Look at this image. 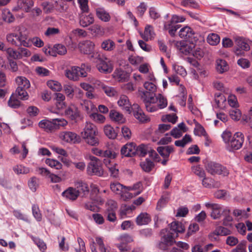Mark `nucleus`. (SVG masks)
Returning a JSON list of instances; mask_svg holds the SVG:
<instances>
[{
  "label": "nucleus",
  "instance_id": "obj_1",
  "mask_svg": "<svg viewBox=\"0 0 252 252\" xmlns=\"http://www.w3.org/2000/svg\"><path fill=\"white\" fill-rule=\"evenodd\" d=\"M145 91L139 90L141 99L145 104L147 110L150 112H155L156 108L151 106V102H154L155 93L157 91V86L154 82L146 81L144 83Z\"/></svg>",
  "mask_w": 252,
  "mask_h": 252
},
{
  "label": "nucleus",
  "instance_id": "obj_2",
  "mask_svg": "<svg viewBox=\"0 0 252 252\" xmlns=\"http://www.w3.org/2000/svg\"><path fill=\"white\" fill-rule=\"evenodd\" d=\"M97 134L96 126L93 124L87 122L81 135L85 143L90 146H97L99 143Z\"/></svg>",
  "mask_w": 252,
  "mask_h": 252
},
{
  "label": "nucleus",
  "instance_id": "obj_3",
  "mask_svg": "<svg viewBox=\"0 0 252 252\" xmlns=\"http://www.w3.org/2000/svg\"><path fill=\"white\" fill-rule=\"evenodd\" d=\"M6 41L17 47L24 46L29 47L31 46V40L28 39L27 34L23 32L19 28L16 33H9L6 35Z\"/></svg>",
  "mask_w": 252,
  "mask_h": 252
},
{
  "label": "nucleus",
  "instance_id": "obj_4",
  "mask_svg": "<svg viewBox=\"0 0 252 252\" xmlns=\"http://www.w3.org/2000/svg\"><path fill=\"white\" fill-rule=\"evenodd\" d=\"M15 81L18 85V87L16 90V94L21 99H28L29 95L26 90L31 86L29 80L25 77L18 76L16 78Z\"/></svg>",
  "mask_w": 252,
  "mask_h": 252
},
{
  "label": "nucleus",
  "instance_id": "obj_5",
  "mask_svg": "<svg viewBox=\"0 0 252 252\" xmlns=\"http://www.w3.org/2000/svg\"><path fill=\"white\" fill-rule=\"evenodd\" d=\"M67 124V122L64 119L55 118L51 120L44 119L39 122V126L47 131H51L59 128L60 126H64Z\"/></svg>",
  "mask_w": 252,
  "mask_h": 252
},
{
  "label": "nucleus",
  "instance_id": "obj_6",
  "mask_svg": "<svg viewBox=\"0 0 252 252\" xmlns=\"http://www.w3.org/2000/svg\"><path fill=\"white\" fill-rule=\"evenodd\" d=\"M207 171L212 175H220L223 176H227L229 171L226 167L221 164L214 161L207 162L205 165Z\"/></svg>",
  "mask_w": 252,
  "mask_h": 252
},
{
  "label": "nucleus",
  "instance_id": "obj_7",
  "mask_svg": "<svg viewBox=\"0 0 252 252\" xmlns=\"http://www.w3.org/2000/svg\"><path fill=\"white\" fill-rule=\"evenodd\" d=\"M94 43L90 40H84L80 41L78 44V48L81 53L91 55V59L94 58L99 53L94 52Z\"/></svg>",
  "mask_w": 252,
  "mask_h": 252
},
{
  "label": "nucleus",
  "instance_id": "obj_8",
  "mask_svg": "<svg viewBox=\"0 0 252 252\" xmlns=\"http://www.w3.org/2000/svg\"><path fill=\"white\" fill-rule=\"evenodd\" d=\"M94 59L97 60L98 63L97 68L99 72L104 73H110L113 69L111 62L106 57L99 54Z\"/></svg>",
  "mask_w": 252,
  "mask_h": 252
},
{
  "label": "nucleus",
  "instance_id": "obj_9",
  "mask_svg": "<svg viewBox=\"0 0 252 252\" xmlns=\"http://www.w3.org/2000/svg\"><path fill=\"white\" fill-rule=\"evenodd\" d=\"M244 141V136L243 134L240 132H236L231 139L228 145H227L228 150L231 151L240 149L243 145Z\"/></svg>",
  "mask_w": 252,
  "mask_h": 252
},
{
  "label": "nucleus",
  "instance_id": "obj_10",
  "mask_svg": "<svg viewBox=\"0 0 252 252\" xmlns=\"http://www.w3.org/2000/svg\"><path fill=\"white\" fill-rule=\"evenodd\" d=\"M235 47L234 52L236 55L243 56L246 51H249L250 47L245 39L242 37H236L235 40Z\"/></svg>",
  "mask_w": 252,
  "mask_h": 252
},
{
  "label": "nucleus",
  "instance_id": "obj_11",
  "mask_svg": "<svg viewBox=\"0 0 252 252\" xmlns=\"http://www.w3.org/2000/svg\"><path fill=\"white\" fill-rule=\"evenodd\" d=\"M87 73L84 69L78 66H73L65 71V76L69 80L76 81L79 77H85Z\"/></svg>",
  "mask_w": 252,
  "mask_h": 252
},
{
  "label": "nucleus",
  "instance_id": "obj_12",
  "mask_svg": "<svg viewBox=\"0 0 252 252\" xmlns=\"http://www.w3.org/2000/svg\"><path fill=\"white\" fill-rule=\"evenodd\" d=\"M127 112L129 114L132 112L135 118L141 122H146L149 120V118L140 109L139 106L137 104H133L130 107L127 106Z\"/></svg>",
  "mask_w": 252,
  "mask_h": 252
},
{
  "label": "nucleus",
  "instance_id": "obj_13",
  "mask_svg": "<svg viewBox=\"0 0 252 252\" xmlns=\"http://www.w3.org/2000/svg\"><path fill=\"white\" fill-rule=\"evenodd\" d=\"M174 44L177 49L185 55L191 53L193 49L195 47L193 43L185 41H174Z\"/></svg>",
  "mask_w": 252,
  "mask_h": 252
},
{
  "label": "nucleus",
  "instance_id": "obj_14",
  "mask_svg": "<svg viewBox=\"0 0 252 252\" xmlns=\"http://www.w3.org/2000/svg\"><path fill=\"white\" fill-rule=\"evenodd\" d=\"M175 242L172 234L168 233L161 237L160 241L158 244V247L161 250L166 251L168 250L169 247L172 246Z\"/></svg>",
  "mask_w": 252,
  "mask_h": 252
},
{
  "label": "nucleus",
  "instance_id": "obj_15",
  "mask_svg": "<svg viewBox=\"0 0 252 252\" xmlns=\"http://www.w3.org/2000/svg\"><path fill=\"white\" fill-rule=\"evenodd\" d=\"M111 190L119 195L122 200H126V187L118 182L111 183L110 185Z\"/></svg>",
  "mask_w": 252,
  "mask_h": 252
},
{
  "label": "nucleus",
  "instance_id": "obj_16",
  "mask_svg": "<svg viewBox=\"0 0 252 252\" xmlns=\"http://www.w3.org/2000/svg\"><path fill=\"white\" fill-rule=\"evenodd\" d=\"M32 0H18L17 5L13 8V11H17L21 9L26 12H29L33 6Z\"/></svg>",
  "mask_w": 252,
  "mask_h": 252
},
{
  "label": "nucleus",
  "instance_id": "obj_17",
  "mask_svg": "<svg viewBox=\"0 0 252 252\" xmlns=\"http://www.w3.org/2000/svg\"><path fill=\"white\" fill-rule=\"evenodd\" d=\"M142 191V184L138 182L131 186L127 187V198H131L141 193Z\"/></svg>",
  "mask_w": 252,
  "mask_h": 252
},
{
  "label": "nucleus",
  "instance_id": "obj_18",
  "mask_svg": "<svg viewBox=\"0 0 252 252\" xmlns=\"http://www.w3.org/2000/svg\"><path fill=\"white\" fill-rule=\"evenodd\" d=\"M87 172L90 175L101 176L103 174V170L100 161H99L94 163H89L87 167Z\"/></svg>",
  "mask_w": 252,
  "mask_h": 252
},
{
  "label": "nucleus",
  "instance_id": "obj_19",
  "mask_svg": "<svg viewBox=\"0 0 252 252\" xmlns=\"http://www.w3.org/2000/svg\"><path fill=\"white\" fill-rule=\"evenodd\" d=\"M229 212L230 210L228 208H223L221 205L217 204L212 210L211 217L214 220L219 219L220 218L222 213L226 215Z\"/></svg>",
  "mask_w": 252,
  "mask_h": 252
},
{
  "label": "nucleus",
  "instance_id": "obj_20",
  "mask_svg": "<svg viewBox=\"0 0 252 252\" xmlns=\"http://www.w3.org/2000/svg\"><path fill=\"white\" fill-rule=\"evenodd\" d=\"M60 138L64 142L67 143H75L78 141V136L73 132L63 131L60 134Z\"/></svg>",
  "mask_w": 252,
  "mask_h": 252
},
{
  "label": "nucleus",
  "instance_id": "obj_21",
  "mask_svg": "<svg viewBox=\"0 0 252 252\" xmlns=\"http://www.w3.org/2000/svg\"><path fill=\"white\" fill-rule=\"evenodd\" d=\"M156 100L154 102H151V106L155 107L156 109L155 111L159 109H162L166 107L167 101L166 98L164 97L161 94H158L157 96H155Z\"/></svg>",
  "mask_w": 252,
  "mask_h": 252
},
{
  "label": "nucleus",
  "instance_id": "obj_22",
  "mask_svg": "<svg viewBox=\"0 0 252 252\" xmlns=\"http://www.w3.org/2000/svg\"><path fill=\"white\" fill-rule=\"evenodd\" d=\"M111 158H107L104 159V163L105 166L108 168L111 175L113 177H116L119 173V169L117 165L113 161H112Z\"/></svg>",
  "mask_w": 252,
  "mask_h": 252
},
{
  "label": "nucleus",
  "instance_id": "obj_23",
  "mask_svg": "<svg viewBox=\"0 0 252 252\" xmlns=\"http://www.w3.org/2000/svg\"><path fill=\"white\" fill-rule=\"evenodd\" d=\"M120 68H117L115 72V76L116 79L119 82H124L126 79V71L125 67V63H119Z\"/></svg>",
  "mask_w": 252,
  "mask_h": 252
},
{
  "label": "nucleus",
  "instance_id": "obj_24",
  "mask_svg": "<svg viewBox=\"0 0 252 252\" xmlns=\"http://www.w3.org/2000/svg\"><path fill=\"white\" fill-rule=\"evenodd\" d=\"M65 115L71 120H76L80 117V112L74 105H71L65 111Z\"/></svg>",
  "mask_w": 252,
  "mask_h": 252
},
{
  "label": "nucleus",
  "instance_id": "obj_25",
  "mask_svg": "<svg viewBox=\"0 0 252 252\" xmlns=\"http://www.w3.org/2000/svg\"><path fill=\"white\" fill-rule=\"evenodd\" d=\"M140 35L145 41L153 39L155 35L153 27L151 25H146L144 32L141 33Z\"/></svg>",
  "mask_w": 252,
  "mask_h": 252
},
{
  "label": "nucleus",
  "instance_id": "obj_26",
  "mask_svg": "<svg viewBox=\"0 0 252 252\" xmlns=\"http://www.w3.org/2000/svg\"><path fill=\"white\" fill-rule=\"evenodd\" d=\"M157 151L164 158H168L170 154L174 153L175 150L173 146H166L158 147Z\"/></svg>",
  "mask_w": 252,
  "mask_h": 252
},
{
  "label": "nucleus",
  "instance_id": "obj_27",
  "mask_svg": "<svg viewBox=\"0 0 252 252\" xmlns=\"http://www.w3.org/2000/svg\"><path fill=\"white\" fill-rule=\"evenodd\" d=\"M62 195L69 200H75L79 196V192L75 189L70 187L63 192Z\"/></svg>",
  "mask_w": 252,
  "mask_h": 252
},
{
  "label": "nucleus",
  "instance_id": "obj_28",
  "mask_svg": "<svg viewBox=\"0 0 252 252\" xmlns=\"http://www.w3.org/2000/svg\"><path fill=\"white\" fill-rule=\"evenodd\" d=\"M75 186L77 189L76 191L79 192V195L82 193L83 196H85L89 193V189L86 183L81 181H77L75 182Z\"/></svg>",
  "mask_w": 252,
  "mask_h": 252
},
{
  "label": "nucleus",
  "instance_id": "obj_29",
  "mask_svg": "<svg viewBox=\"0 0 252 252\" xmlns=\"http://www.w3.org/2000/svg\"><path fill=\"white\" fill-rule=\"evenodd\" d=\"M109 116L112 121L118 124L124 123L126 121L123 115L114 110L110 112Z\"/></svg>",
  "mask_w": 252,
  "mask_h": 252
},
{
  "label": "nucleus",
  "instance_id": "obj_30",
  "mask_svg": "<svg viewBox=\"0 0 252 252\" xmlns=\"http://www.w3.org/2000/svg\"><path fill=\"white\" fill-rule=\"evenodd\" d=\"M94 21V17L92 14H89L87 16L82 14L80 15L79 23L80 26L83 27H88L93 24Z\"/></svg>",
  "mask_w": 252,
  "mask_h": 252
},
{
  "label": "nucleus",
  "instance_id": "obj_31",
  "mask_svg": "<svg viewBox=\"0 0 252 252\" xmlns=\"http://www.w3.org/2000/svg\"><path fill=\"white\" fill-rule=\"evenodd\" d=\"M216 69L220 73H223L229 69V66L226 62L222 59L216 61Z\"/></svg>",
  "mask_w": 252,
  "mask_h": 252
},
{
  "label": "nucleus",
  "instance_id": "obj_32",
  "mask_svg": "<svg viewBox=\"0 0 252 252\" xmlns=\"http://www.w3.org/2000/svg\"><path fill=\"white\" fill-rule=\"evenodd\" d=\"M151 220L150 216L147 213H141L136 218V223L139 225L147 224Z\"/></svg>",
  "mask_w": 252,
  "mask_h": 252
},
{
  "label": "nucleus",
  "instance_id": "obj_33",
  "mask_svg": "<svg viewBox=\"0 0 252 252\" xmlns=\"http://www.w3.org/2000/svg\"><path fill=\"white\" fill-rule=\"evenodd\" d=\"M115 42L110 39L104 40L101 44V49L106 51H113L115 49Z\"/></svg>",
  "mask_w": 252,
  "mask_h": 252
},
{
  "label": "nucleus",
  "instance_id": "obj_34",
  "mask_svg": "<svg viewBox=\"0 0 252 252\" xmlns=\"http://www.w3.org/2000/svg\"><path fill=\"white\" fill-rule=\"evenodd\" d=\"M56 105L58 110H62L65 106V96L61 93L56 94Z\"/></svg>",
  "mask_w": 252,
  "mask_h": 252
},
{
  "label": "nucleus",
  "instance_id": "obj_35",
  "mask_svg": "<svg viewBox=\"0 0 252 252\" xmlns=\"http://www.w3.org/2000/svg\"><path fill=\"white\" fill-rule=\"evenodd\" d=\"M80 104L82 109L88 114H91L92 111L96 109L95 107L90 100H83L80 102Z\"/></svg>",
  "mask_w": 252,
  "mask_h": 252
},
{
  "label": "nucleus",
  "instance_id": "obj_36",
  "mask_svg": "<svg viewBox=\"0 0 252 252\" xmlns=\"http://www.w3.org/2000/svg\"><path fill=\"white\" fill-rule=\"evenodd\" d=\"M180 27V25L173 24L168 21L165 22L164 24V29L166 30H168L169 34L172 36H174L175 35L177 30Z\"/></svg>",
  "mask_w": 252,
  "mask_h": 252
},
{
  "label": "nucleus",
  "instance_id": "obj_37",
  "mask_svg": "<svg viewBox=\"0 0 252 252\" xmlns=\"http://www.w3.org/2000/svg\"><path fill=\"white\" fill-rule=\"evenodd\" d=\"M193 33L192 30L190 27L186 26L180 30L179 34L181 38H189L191 37Z\"/></svg>",
  "mask_w": 252,
  "mask_h": 252
},
{
  "label": "nucleus",
  "instance_id": "obj_38",
  "mask_svg": "<svg viewBox=\"0 0 252 252\" xmlns=\"http://www.w3.org/2000/svg\"><path fill=\"white\" fill-rule=\"evenodd\" d=\"M103 130L105 135L110 139H114L117 136V133L115 131L114 128L109 125L105 126Z\"/></svg>",
  "mask_w": 252,
  "mask_h": 252
},
{
  "label": "nucleus",
  "instance_id": "obj_39",
  "mask_svg": "<svg viewBox=\"0 0 252 252\" xmlns=\"http://www.w3.org/2000/svg\"><path fill=\"white\" fill-rule=\"evenodd\" d=\"M170 229L174 232L178 233L184 232L185 228L181 222L173 221L170 223Z\"/></svg>",
  "mask_w": 252,
  "mask_h": 252
},
{
  "label": "nucleus",
  "instance_id": "obj_40",
  "mask_svg": "<svg viewBox=\"0 0 252 252\" xmlns=\"http://www.w3.org/2000/svg\"><path fill=\"white\" fill-rule=\"evenodd\" d=\"M96 15L99 19L104 22L108 21L110 18L109 13L102 8L96 9Z\"/></svg>",
  "mask_w": 252,
  "mask_h": 252
},
{
  "label": "nucleus",
  "instance_id": "obj_41",
  "mask_svg": "<svg viewBox=\"0 0 252 252\" xmlns=\"http://www.w3.org/2000/svg\"><path fill=\"white\" fill-rule=\"evenodd\" d=\"M14 173L17 175L27 174L30 173V169L29 168L24 166L23 165H16L13 167Z\"/></svg>",
  "mask_w": 252,
  "mask_h": 252
},
{
  "label": "nucleus",
  "instance_id": "obj_42",
  "mask_svg": "<svg viewBox=\"0 0 252 252\" xmlns=\"http://www.w3.org/2000/svg\"><path fill=\"white\" fill-rule=\"evenodd\" d=\"M191 140L189 135L186 134L181 140H176L175 145L177 147H184L188 143L191 142Z\"/></svg>",
  "mask_w": 252,
  "mask_h": 252
},
{
  "label": "nucleus",
  "instance_id": "obj_43",
  "mask_svg": "<svg viewBox=\"0 0 252 252\" xmlns=\"http://www.w3.org/2000/svg\"><path fill=\"white\" fill-rule=\"evenodd\" d=\"M140 166L145 172H149L154 167V164L151 160L146 159L140 163Z\"/></svg>",
  "mask_w": 252,
  "mask_h": 252
},
{
  "label": "nucleus",
  "instance_id": "obj_44",
  "mask_svg": "<svg viewBox=\"0 0 252 252\" xmlns=\"http://www.w3.org/2000/svg\"><path fill=\"white\" fill-rule=\"evenodd\" d=\"M8 104L11 108H17L20 106L21 102L17 99L16 95L12 94L8 101Z\"/></svg>",
  "mask_w": 252,
  "mask_h": 252
},
{
  "label": "nucleus",
  "instance_id": "obj_45",
  "mask_svg": "<svg viewBox=\"0 0 252 252\" xmlns=\"http://www.w3.org/2000/svg\"><path fill=\"white\" fill-rule=\"evenodd\" d=\"M39 179L36 177H32L28 181V186L32 191H35L39 186Z\"/></svg>",
  "mask_w": 252,
  "mask_h": 252
},
{
  "label": "nucleus",
  "instance_id": "obj_46",
  "mask_svg": "<svg viewBox=\"0 0 252 252\" xmlns=\"http://www.w3.org/2000/svg\"><path fill=\"white\" fill-rule=\"evenodd\" d=\"M47 86L54 91L59 92L62 90L63 87L60 82L55 80H50L47 83Z\"/></svg>",
  "mask_w": 252,
  "mask_h": 252
},
{
  "label": "nucleus",
  "instance_id": "obj_47",
  "mask_svg": "<svg viewBox=\"0 0 252 252\" xmlns=\"http://www.w3.org/2000/svg\"><path fill=\"white\" fill-rule=\"evenodd\" d=\"M207 42L211 45H217L220 41V37L217 34L211 33L207 37Z\"/></svg>",
  "mask_w": 252,
  "mask_h": 252
},
{
  "label": "nucleus",
  "instance_id": "obj_48",
  "mask_svg": "<svg viewBox=\"0 0 252 252\" xmlns=\"http://www.w3.org/2000/svg\"><path fill=\"white\" fill-rule=\"evenodd\" d=\"M2 18L5 22L10 23L13 22L15 18L8 10H4L2 13Z\"/></svg>",
  "mask_w": 252,
  "mask_h": 252
},
{
  "label": "nucleus",
  "instance_id": "obj_49",
  "mask_svg": "<svg viewBox=\"0 0 252 252\" xmlns=\"http://www.w3.org/2000/svg\"><path fill=\"white\" fill-rule=\"evenodd\" d=\"M231 232V231L228 229L222 226H219L215 230L213 234L217 236H226L230 234Z\"/></svg>",
  "mask_w": 252,
  "mask_h": 252
},
{
  "label": "nucleus",
  "instance_id": "obj_50",
  "mask_svg": "<svg viewBox=\"0 0 252 252\" xmlns=\"http://www.w3.org/2000/svg\"><path fill=\"white\" fill-rule=\"evenodd\" d=\"M31 237L41 251L43 252L46 250V245L43 240L38 238L34 237L33 236H31Z\"/></svg>",
  "mask_w": 252,
  "mask_h": 252
},
{
  "label": "nucleus",
  "instance_id": "obj_51",
  "mask_svg": "<svg viewBox=\"0 0 252 252\" xmlns=\"http://www.w3.org/2000/svg\"><path fill=\"white\" fill-rule=\"evenodd\" d=\"M192 172L200 178H203L206 176V174L200 165L193 166L191 167Z\"/></svg>",
  "mask_w": 252,
  "mask_h": 252
},
{
  "label": "nucleus",
  "instance_id": "obj_52",
  "mask_svg": "<svg viewBox=\"0 0 252 252\" xmlns=\"http://www.w3.org/2000/svg\"><path fill=\"white\" fill-rule=\"evenodd\" d=\"M127 157H132L137 153V148L134 143H130L127 144Z\"/></svg>",
  "mask_w": 252,
  "mask_h": 252
},
{
  "label": "nucleus",
  "instance_id": "obj_53",
  "mask_svg": "<svg viewBox=\"0 0 252 252\" xmlns=\"http://www.w3.org/2000/svg\"><path fill=\"white\" fill-rule=\"evenodd\" d=\"M45 162L51 167L55 168L56 169H60L62 168V163L55 159L48 158L46 160Z\"/></svg>",
  "mask_w": 252,
  "mask_h": 252
},
{
  "label": "nucleus",
  "instance_id": "obj_54",
  "mask_svg": "<svg viewBox=\"0 0 252 252\" xmlns=\"http://www.w3.org/2000/svg\"><path fill=\"white\" fill-rule=\"evenodd\" d=\"M102 89L106 94L110 97H113L117 95V92L115 88L105 85L102 86Z\"/></svg>",
  "mask_w": 252,
  "mask_h": 252
},
{
  "label": "nucleus",
  "instance_id": "obj_55",
  "mask_svg": "<svg viewBox=\"0 0 252 252\" xmlns=\"http://www.w3.org/2000/svg\"><path fill=\"white\" fill-rule=\"evenodd\" d=\"M18 59L28 58L31 55V52L29 50L21 47L18 48Z\"/></svg>",
  "mask_w": 252,
  "mask_h": 252
},
{
  "label": "nucleus",
  "instance_id": "obj_56",
  "mask_svg": "<svg viewBox=\"0 0 252 252\" xmlns=\"http://www.w3.org/2000/svg\"><path fill=\"white\" fill-rule=\"evenodd\" d=\"M229 115L232 119L238 121L241 118V113L239 109L233 108L229 110Z\"/></svg>",
  "mask_w": 252,
  "mask_h": 252
},
{
  "label": "nucleus",
  "instance_id": "obj_57",
  "mask_svg": "<svg viewBox=\"0 0 252 252\" xmlns=\"http://www.w3.org/2000/svg\"><path fill=\"white\" fill-rule=\"evenodd\" d=\"M117 208V203L113 200H108L106 204V210L107 212H116Z\"/></svg>",
  "mask_w": 252,
  "mask_h": 252
},
{
  "label": "nucleus",
  "instance_id": "obj_58",
  "mask_svg": "<svg viewBox=\"0 0 252 252\" xmlns=\"http://www.w3.org/2000/svg\"><path fill=\"white\" fill-rule=\"evenodd\" d=\"M32 215L37 221H40L42 219V215L37 205L34 204L32 206Z\"/></svg>",
  "mask_w": 252,
  "mask_h": 252
},
{
  "label": "nucleus",
  "instance_id": "obj_59",
  "mask_svg": "<svg viewBox=\"0 0 252 252\" xmlns=\"http://www.w3.org/2000/svg\"><path fill=\"white\" fill-rule=\"evenodd\" d=\"M90 116L94 121L98 123H102L105 120V117L103 115L98 113H91Z\"/></svg>",
  "mask_w": 252,
  "mask_h": 252
},
{
  "label": "nucleus",
  "instance_id": "obj_60",
  "mask_svg": "<svg viewBox=\"0 0 252 252\" xmlns=\"http://www.w3.org/2000/svg\"><path fill=\"white\" fill-rule=\"evenodd\" d=\"M194 133L196 135L198 136H206L207 134L204 128V127L199 124H196L195 127L194 129Z\"/></svg>",
  "mask_w": 252,
  "mask_h": 252
},
{
  "label": "nucleus",
  "instance_id": "obj_61",
  "mask_svg": "<svg viewBox=\"0 0 252 252\" xmlns=\"http://www.w3.org/2000/svg\"><path fill=\"white\" fill-rule=\"evenodd\" d=\"M53 50L60 55H64L67 52L65 46L60 44L54 45Z\"/></svg>",
  "mask_w": 252,
  "mask_h": 252
},
{
  "label": "nucleus",
  "instance_id": "obj_62",
  "mask_svg": "<svg viewBox=\"0 0 252 252\" xmlns=\"http://www.w3.org/2000/svg\"><path fill=\"white\" fill-rule=\"evenodd\" d=\"M215 101L218 107L222 108L224 106L223 103L226 99L223 94H219L215 95Z\"/></svg>",
  "mask_w": 252,
  "mask_h": 252
},
{
  "label": "nucleus",
  "instance_id": "obj_63",
  "mask_svg": "<svg viewBox=\"0 0 252 252\" xmlns=\"http://www.w3.org/2000/svg\"><path fill=\"white\" fill-rule=\"evenodd\" d=\"M63 90L67 96L72 98L74 95V88L70 84H65L63 86Z\"/></svg>",
  "mask_w": 252,
  "mask_h": 252
},
{
  "label": "nucleus",
  "instance_id": "obj_64",
  "mask_svg": "<svg viewBox=\"0 0 252 252\" xmlns=\"http://www.w3.org/2000/svg\"><path fill=\"white\" fill-rule=\"evenodd\" d=\"M181 4L184 6H189L194 8L198 7V4L193 0H180Z\"/></svg>",
  "mask_w": 252,
  "mask_h": 252
}]
</instances>
